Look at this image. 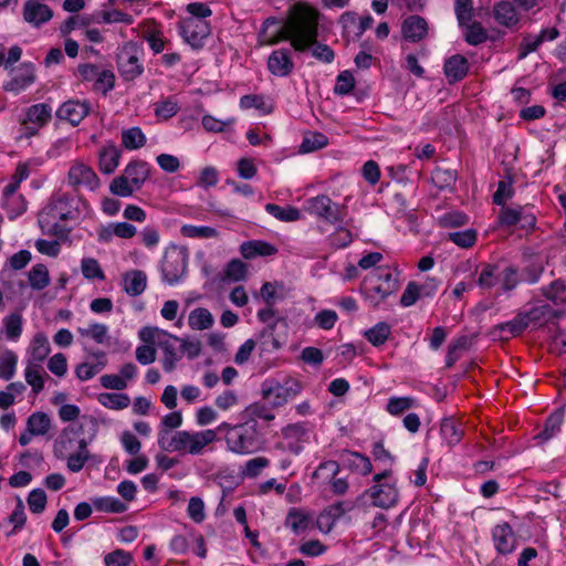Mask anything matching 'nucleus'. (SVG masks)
Instances as JSON below:
<instances>
[{
	"label": "nucleus",
	"instance_id": "f257e3e1",
	"mask_svg": "<svg viewBox=\"0 0 566 566\" xmlns=\"http://www.w3.org/2000/svg\"><path fill=\"white\" fill-rule=\"evenodd\" d=\"M318 11L306 4L296 3L290 11L285 22L280 25L274 18H268L261 27L259 39L261 44L273 45L282 40H289L295 51L304 52L312 48V55L317 60L331 63L334 60L333 50L316 43L318 35Z\"/></svg>",
	"mask_w": 566,
	"mask_h": 566
},
{
	"label": "nucleus",
	"instance_id": "f03ea898",
	"mask_svg": "<svg viewBox=\"0 0 566 566\" xmlns=\"http://www.w3.org/2000/svg\"><path fill=\"white\" fill-rule=\"evenodd\" d=\"M216 441L217 431L211 429L199 431L178 430L175 432L159 430L157 438V443L161 450L191 455L203 454Z\"/></svg>",
	"mask_w": 566,
	"mask_h": 566
},
{
	"label": "nucleus",
	"instance_id": "7ed1b4c3",
	"mask_svg": "<svg viewBox=\"0 0 566 566\" xmlns=\"http://www.w3.org/2000/svg\"><path fill=\"white\" fill-rule=\"evenodd\" d=\"M138 336L142 342L156 345L163 350L161 364L165 371L170 373L176 368L177 363L181 359L179 337L153 326L143 327Z\"/></svg>",
	"mask_w": 566,
	"mask_h": 566
},
{
	"label": "nucleus",
	"instance_id": "20e7f679",
	"mask_svg": "<svg viewBox=\"0 0 566 566\" xmlns=\"http://www.w3.org/2000/svg\"><path fill=\"white\" fill-rule=\"evenodd\" d=\"M224 440L228 451L239 455L255 453L263 446L258 423L254 420L234 424V428H231L230 432L224 436Z\"/></svg>",
	"mask_w": 566,
	"mask_h": 566
},
{
	"label": "nucleus",
	"instance_id": "39448f33",
	"mask_svg": "<svg viewBox=\"0 0 566 566\" xmlns=\"http://www.w3.org/2000/svg\"><path fill=\"white\" fill-rule=\"evenodd\" d=\"M373 482L374 484L363 493L361 499H368L374 506L386 510L397 505L399 490L391 470L375 474Z\"/></svg>",
	"mask_w": 566,
	"mask_h": 566
},
{
	"label": "nucleus",
	"instance_id": "423d86ee",
	"mask_svg": "<svg viewBox=\"0 0 566 566\" xmlns=\"http://www.w3.org/2000/svg\"><path fill=\"white\" fill-rule=\"evenodd\" d=\"M86 207V200L80 196H71L67 193H60L52 198L51 202L44 208L41 213L42 221L48 224L59 226L62 221H76L77 210L76 203Z\"/></svg>",
	"mask_w": 566,
	"mask_h": 566
},
{
	"label": "nucleus",
	"instance_id": "0eeeda50",
	"mask_svg": "<svg viewBox=\"0 0 566 566\" xmlns=\"http://www.w3.org/2000/svg\"><path fill=\"white\" fill-rule=\"evenodd\" d=\"M189 253L185 247L169 245L160 264L163 281L169 285L179 283L187 274Z\"/></svg>",
	"mask_w": 566,
	"mask_h": 566
},
{
	"label": "nucleus",
	"instance_id": "6e6552de",
	"mask_svg": "<svg viewBox=\"0 0 566 566\" xmlns=\"http://www.w3.org/2000/svg\"><path fill=\"white\" fill-rule=\"evenodd\" d=\"M363 292L365 297L377 305L398 289L397 280L392 274L385 270H377L367 275L363 282Z\"/></svg>",
	"mask_w": 566,
	"mask_h": 566
},
{
	"label": "nucleus",
	"instance_id": "1a4fd4ad",
	"mask_svg": "<svg viewBox=\"0 0 566 566\" xmlns=\"http://www.w3.org/2000/svg\"><path fill=\"white\" fill-rule=\"evenodd\" d=\"M53 109L48 103H38L25 109L23 118L20 120L19 138H31L39 134L52 119Z\"/></svg>",
	"mask_w": 566,
	"mask_h": 566
},
{
	"label": "nucleus",
	"instance_id": "9d476101",
	"mask_svg": "<svg viewBox=\"0 0 566 566\" xmlns=\"http://www.w3.org/2000/svg\"><path fill=\"white\" fill-rule=\"evenodd\" d=\"M303 389L300 380L287 377L283 381H269L263 385V396L273 406L280 407L297 397Z\"/></svg>",
	"mask_w": 566,
	"mask_h": 566
},
{
	"label": "nucleus",
	"instance_id": "9b49d317",
	"mask_svg": "<svg viewBox=\"0 0 566 566\" xmlns=\"http://www.w3.org/2000/svg\"><path fill=\"white\" fill-rule=\"evenodd\" d=\"M10 78L2 84L6 92L19 95L34 84L36 80L35 67L32 63H21L9 71Z\"/></svg>",
	"mask_w": 566,
	"mask_h": 566
},
{
	"label": "nucleus",
	"instance_id": "f8f14e48",
	"mask_svg": "<svg viewBox=\"0 0 566 566\" xmlns=\"http://www.w3.org/2000/svg\"><path fill=\"white\" fill-rule=\"evenodd\" d=\"M139 55V50L132 43L122 46L117 53L118 72L126 81H132L143 73Z\"/></svg>",
	"mask_w": 566,
	"mask_h": 566
},
{
	"label": "nucleus",
	"instance_id": "ddd939ff",
	"mask_svg": "<svg viewBox=\"0 0 566 566\" xmlns=\"http://www.w3.org/2000/svg\"><path fill=\"white\" fill-rule=\"evenodd\" d=\"M304 209L308 213L331 223H336L343 219L340 206L334 203L331 198L325 195L308 198L305 201Z\"/></svg>",
	"mask_w": 566,
	"mask_h": 566
},
{
	"label": "nucleus",
	"instance_id": "4468645a",
	"mask_svg": "<svg viewBox=\"0 0 566 566\" xmlns=\"http://www.w3.org/2000/svg\"><path fill=\"white\" fill-rule=\"evenodd\" d=\"M67 184L74 188H85L94 191L99 187L101 181L90 165L82 160H74L69 168Z\"/></svg>",
	"mask_w": 566,
	"mask_h": 566
},
{
	"label": "nucleus",
	"instance_id": "2eb2a0df",
	"mask_svg": "<svg viewBox=\"0 0 566 566\" xmlns=\"http://www.w3.org/2000/svg\"><path fill=\"white\" fill-rule=\"evenodd\" d=\"M210 23L206 20L187 18L180 23V34L193 49H200L210 35Z\"/></svg>",
	"mask_w": 566,
	"mask_h": 566
},
{
	"label": "nucleus",
	"instance_id": "dca6fc26",
	"mask_svg": "<svg viewBox=\"0 0 566 566\" xmlns=\"http://www.w3.org/2000/svg\"><path fill=\"white\" fill-rule=\"evenodd\" d=\"M90 111L91 105L88 102L70 99L60 105L55 115L60 120L77 126L90 114Z\"/></svg>",
	"mask_w": 566,
	"mask_h": 566
},
{
	"label": "nucleus",
	"instance_id": "f3484780",
	"mask_svg": "<svg viewBox=\"0 0 566 566\" xmlns=\"http://www.w3.org/2000/svg\"><path fill=\"white\" fill-rule=\"evenodd\" d=\"M492 539L500 554H511L516 548V534L507 522L500 523L492 528Z\"/></svg>",
	"mask_w": 566,
	"mask_h": 566
},
{
	"label": "nucleus",
	"instance_id": "a211bd4d",
	"mask_svg": "<svg viewBox=\"0 0 566 566\" xmlns=\"http://www.w3.org/2000/svg\"><path fill=\"white\" fill-rule=\"evenodd\" d=\"M83 420L86 423H91L93 426V432H92L90 439H85V438L80 439L77 451L67 457V461H66L67 469L74 473L80 472L84 468L87 460L90 459V451L87 449V446L94 439L95 433H96L94 420L92 418H86V417H84Z\"/></svg>",
	"mask_w": 566,
	"mask_h": 566
},
{
	"label": "nucleus",
	"instance_id": "6ab92c4d",
	"mask_svg": "<svg viewBox=\"0 0 566 566\" xmlns=\"http://www.w3.org/2000/svg\"><path fill=\"white\" fill-rule=\"evenodd\" d=\"M269 71L280 77L287 76L294 69V62L291 54L285 49H279L273 51L268 59Z\"/></svg>",
	"mask_w": 566,
	"mask_h": 566
},
{
	"label": "nucleus",
	"instance_id": "aec40b11",
	"mask_svg": "<svg viewBox=\"0 0 566 566\" xmlns=\"http://www.w3.org/2000/svg\"><path fill=\"white\" fill-rule=\"evenodd\" d=\"M136 233V227L128 222H111L98 229L97 238L98 241L107 243L112 241L114 237L120 239H132Z\"/></svg>",
	"mask_w": 566,
	"mask_h": 566
},
{
	"label": "nucleus",
	"instance_id": "412c9836",
	"mask_svg": "<svg viewBox=\"0 0 566 566\" xmlns=\"http://www.w3.org/2000/svg\"><path fill=\"white\" fill-rule=\"evenodd\" d=\"M23 17L28 23L40 27L53 17V12L46 4L29 0L24 4Z\"/></svg>",
	"mask_w": 566,
	"mask_h": 566
},
{
	"label": "nucleus",
	"instance_id": "4be33fe9",
	"mask_svg": "<svg viewBox=\"0 0 566 566\" xmlns=\"http://www.w3.org/2000/svg\"><path fill=\"white\" fill-rule=\"evenodd\" d=\"M150 174V166L146 161L136 160L129 163L123 171L129 185L139 190Z\"/></svg>",
	"mask_w": 566,
	"mask_h": 566
},
{
	"label": "nucleus",
	"instance_id": "5701e85b",
	"mask_svg": "<svg viewBox=\"0 0 566 566\" xmlns=\"http://www.w3.org/2000/svg\"><path fill=\"white\" fill-rule=\"evenodd\" d=\"M147 287V275L142 270H130L123 274V289L129 296H138Z\"/></svg>",
	"mask_w": 566,
	"mask_h": 566
},
{
	"label": "nucleus",
	"instance_id": "b1692460",
	"mask_svg": "<svg viewBox=\"0 0 566 566\" xmlns=\"http://www.w3.org/2000/svg\"><path fill=\"white\" fill-rule=\"evenodd\" d=\"M428 32V24L422 17L410 15L402 23L403 38L411 41L418 42L422 40Z\"/></svg>",
	"mask_w": 566,
	"mask_h": 566
},
{
	"label": "nucleus",
	"instance_id": "393cba45",
	"mask_svg": "<svg viewBox=\"0 0 566 566\" xmlns=\"http://www.w3.org/2000/svg\"><path fill=\"white\" fill-rule=\"evenodd\" d=\"M443 70L449 83H455L468 74L469 63L464 56L455 54L446 61Z\"/></svg>",
	"mask_w": 566,
	"mask_h": 566
},
{
	"label": "nucleus",
	"instance_id": "a878e982",
	"mask_svg": "<svg viewBox=\"0 0 566 566\" xmlns=\"http://www.w3.org/2000/svg\"><path fill=\"white\" fill-rule=\"evenodd\" d=\"M120 150L114 144L105 145L98 153L99 170L106 175L115 171L119 165Z\"/></svg>",
	"mask_w": 566,
	"mask_h": 566
},
{
	"label": "nucleus",
	"instance_id": "bb28decb",
	"mask_svg": "<svg viewBox=\"0 0 566 566\" xmlns=\"http://www.w3.org/2000/svg\"><path fill=\"white\" fill-rule=\"evenodd\" d=\"M240 252L244 259H254L255 256H270L277 252V249L262 240H251L240 245Z\"/></svg>",
	"mask_w": 566,
	"mask_h": 566
},
{
	"label": "nucleus",
	"instance_id": "cd10ccee",
	"mask_svg": "<svg viewBox=\"0 0 566 566\" xmlns=\"http://www.w3.org/2000/svg\"><path fill=\"white\" fill-rule=\"evenodd\" d=\"M30 261H31V253L28 250H21V251L14 253L9 259L10 269L3 268L0 271V283L6 287L11 289L12 287L11 282H10V279L12 276L11 270H21V269L25 268Z\"/></svg>",
	"mask_w": 566,
	"mask_h": 566
},
{
	"label": "nucleus",
	"instance_id": "c85d7f7f",
	"mask_svg": "<svg viewBox=\"0 0 566 566\" xmlns=\"http://www.w3.org/2000/svg\"><path fill=\"white\" fill-rule=\"evenodd\" d=\"M522 314L527 322V328H538L553 317L554 310L548 304H537Z\"/></svg>",
	"mask_w": 566,
	"mask_h": 566
},
{
	"label": "nucleus",
	"instance_id": "c756f323",
	"mask_svg": "<svg viewBox=\"0 0 566 566\" xmlns=\"http://www.w3.org/2000/svg\"><path fill=\"white\" fill-rule=\"evenodd\" d=\"M51 418L48 413L42 411H35L31 413L27 419V428L35 437L48 434L51 430Z\"/></svg>",
	"mask_w": 566,
	"mask_h": 566
},
{
	"label": "nucleus",
	"instance_id": "7c9ffc66",
	"mask_svg": "<svg viewBox=\"0 0 566 566\" xmlns=\"http://www.w3.org/2000/svg\"><path fill=\"white\" fill-rule=\"evenodd\" d=\"M96 399L103 407L117 411L124 410L130 405V398L127 394L101 392Z\"/></svg>",
	"mask_w": 566,
	"mask_h": 566
},
{
	"label": "nucleus",
	"instance_id": "2f4dec72",
	"mask_svg": "<svg viewBox=\"0 0 566 566\" xmlns=\"http://www.w3.org/2000/svg\"><path fill=\"white\" fill-rule=\"evenodd\" d=\"M563 422L564 412L562 410H556L547 418L544 429L535 437V439H538L542 442L551 440L559 433Z\"/></svg>",
	"mask_w": 566,
	"mask_h": 566
},
{
	"label": "nucleus",
	"instance_id": "473e14b6",
	"mask_svg": "<svg viewBox=\"0 0 566 566\" xmlns=\"http://www.w3.org/2000/svg\"><path fill=\"white\" fill-rule=\"evenodd\" d=\"M3 332L7 339L17 342L23 331V317L20 313H11L2 318Z\"/></svg>",
	"mask_w": 566,
	"mask_h": 566
},
{
	"label": "nucleus",
	"instance_id": "72a5a7b5",
	"mask_svg": "<svg viewBox=\"0 0 566 566\" xmlns=\"http://www.w3.org/2000/svg\"><path fill=\"white\" fill-rule=\"evenodd\" d=\"M265 211L282 222H295L302 218L301 211L292 206L281 207L275 203H266Z\"/></svg>",
	"mask_w": 566,
	"mask_h": 566
},
{
	"label": "nucleus",
	"instance_id": "f704fd0d",
	"mask_svg": "<svg viewBox=\"0 0 566 566\" xmlns=\"http://www.w3.org/2000/svg\"><path fill=\"white\" fill-rule=\"evenodd\" d=\"M214 323V318L209 310L197 307L192 310L188 317V325L191 329L203 331L210 328Z\"/></svg>",
	"mask_w": 566,
	"mask_h": 566
},
{
	"label": "nucleus",
	"instance_id": "c9c22d12",
	"mask_svg": "<svg viewBox=\"0 0 566 566\" xmlns=\"http://www.w3.org/2000/svg\"><path fill=\"white\" fill-rule=\"evenodd\" d=\"M29 350L33 360L32 364L40 365V363H42L51 352L48 337L43 333L35 334Z\"/></svg>",
	"mask_w": 566,
	"mask_h": 566
},
{
	"label": "nucleus",
	"instance_id": "e433bc0d",
	"mask_svg": "<svg viewBox=\"0 0 566 566\" xmlns=\"http://www.w3.org/2000/svg\"><path fill=\"white\" fill-rule=\"evenodd\" d=\"M81 337L91 338L96 344H105L108 339V327L105 324L93 322L86 327H77Z\"/></svg>",
	"mask_w": 566,
	"mask_h": 566
},
{
	"label": "nucleus",
	"instance_id": "4c0bfd02",
	"mask_svg": "<svg viewBox=\"0 0 566 566\" xmlns=\"http://www.w3.org/2000/svg\"><path fill=\"white\" fill-rule=\"evenodd\" d=\"M311 524L312 517L305 512L296 509L290 510L285 518V525L296 534L305 532Z\"/></svg>",
	"mask_w": 566,
	"mask_h": 566
},
{
	"label": "nucleus",
	"instance_id": "58836bf2",
	"mask_svg": "<svg viewBox=\"0 0 566 566\" xmlns=\"http://www.w3.org/2000/svg\"><path fill=\"white\" fill-rule=\"evenodd\" d=\"M494 18L499 23L506 27L515 25L518 22L517 12L509 1H501L494 7Z\"/></svg>",
	"mask_w": 566,
	"mask_h": 566
},
{
	"label": "nucleus",
	"instance_id": "ea45409f",
	"mask_svg": "<svg viewBox=\"0 0 566 566\" xmlns=\"http://www.w3.org/2000/svg\"><path fill=\"white\" fill-rule=\"evenodd\" d=\"M28 281L32 290L41 291L50 284V273L44 264H35L28 272Z\"/></svg>",
	"mask_w": 566,
	"mask_h": 566
},
{
	"label": "nucleus",
	"instance_id": "a19ab883",
	"mask_svg": "<svg viewBox=\"0 0 566 566\" xmlns=\"http://www.w3.org/2000/svg\"><path fill=\"white\" fill-rule=\"evenodd\" d=\"M24 378L27 384L31 386L34 395L44 389V371L41 365L29 363L24 369Z\"/></svg>",
	"mask_w": 566,
	"mask_h": 566
},
{
	"label": "nucleus",
	"instance_id": "79ce46f5",
	"mask_svg": "<svg viewBox=\"0 0 566 566\" xmlns=\"http://www.w3.org/2000/svg\"><path fill=\"white\" fill-rule=\"evenodd\" d=\"M147 142L146 135L143 130L135 126L122 132V145L129 150L139 149L145 146Z\"/></svg>",
	"mask_w": 566,
	"mask_h": 566
},
{
	"label": "nucleus",
	"instance_id": "37998d69",
	"mask_svg": "<svg viewBox=\"0 0 566 566\" xmlns=\"http://www.w3.org/2000/svg\"><path fill=\"white\" fill-rule=\"evenodd\" d=\"M340 22L345 29H349L353 25L356 27V35L361 36L363 33L371 27L374 23V19L371 15L367 14L359 20H357V15L354 12H345L340 17Z\"/></svg>",
	"mask_w": 566,
	"mask_h": 566
},
{
	"label": "nucleus",
	"instance_id": "c03bdc74",
	"mask_svg": "<svg viewBox=\"0 0 566 566\" xmlns=\"http://www.w3.org/2000/svg\"><path fill=\"white\" fill-rule=\"evenodd\" d=\"M18 366V356L10 349L0 354V378L10 380L14 377Z\"/></svg>",
	"mask_w": 566,
	"mask_h": 566
},
{
	"label": "nucleus",
	"instance_id": "a18cd8bd",
	"mask_svg": "<svg viewBox=\"0 0 566 566\" xmlns=\"http://www.w3.org/2000/svg\"><path fill=\"white\" fill-rule=\"evenodd\" d=\"M81 272L88 281H104L105 273L95 258H83L81 260Z\"/></svg>",
	"mask_w": 566,
	"mask_h": 566
},
{
	"label": "nucleus",
	"instance_id": "49530a36",
	"mask_svg": "<svg viewBox=\"0 0 566 566\" xmlns=\"http://www.w3.org/2000/svg\"><path fill=\"white\" fill-rule=\"evenodd\" d=\"M543 295L556 305L566 304V283L555 280L542 289Z\"/></svg>",
	"mask_w": 566,
	"mask_h": 566
},
{
	"label": "nucleus",
	"instance_id": "de8ad7c7",
	"mask_svg": "<svg viewBox=\"0 0 566 566\" xmlns=\"http://www.w3.org/2000/svg\"><path fill=\"white\" fill-rule=\"evenodd\" d=\"M440 432L442 439L449 444L454 446L462 439V430L460 424L453 419H444L441 422Z\"/></svg>",
	"mask_w": 566,
	"mask_h": 566
},
{
	"label": "nucleus",
	"instance_id": "09e8293b",
	"mask_svg": "<svg viewBox=\"0 0 566 566\" xmlns=\"http://www.w3.org/2000/svg\"><path fill=\"white\" fill-rule=\"evenodd\" d=\"M328 144L327 137L317 132L305 134L300 145V151L307 154L324 148Z\"/></svg>",
	"mask_w": 566,
	"mask_h": 566
},
{
	"label": "nucleus",
	"instance_id": "8fccbe9b",
	"mask_svg": "<svg viewBox=\"0 0 566 566\" xmlns=\"http://www.w3.org/2000/svg\"><path fill=\"white\" fill-rule=\"evenodd\" d=\"M416 407H418V401L412 397H391L388 399L386 410L391 416H399Z\"/></svg>",
	"mask_w": 566,
	"mask_h": 566
},
{
	"label": "nucleus",
	"instance_id": "3c124183",
	"mask_svg": "<svg viewBox=\"0 0 566 566\" xmlns=\"http://www.w3.org/2000/svg\"><path fill=\"white\" fill-rule=\"evenodd\" d=\"M497 283H500L499 268L492 264L484 265L478 279L479 287H481L482 290H490L494 287Z\"/></svg>",
	"mask_w": 566,
	"mask_h": 566
},
{
	"label": "nucleus",
	"instance_id": "603ef678",
	"mask_svg": "<svg viewBox=\"0 0 566 566\" xmlns=\"http://www.w3.org/2000/svg\"><path fill=\"white\" fill-rule=\"evenodd\" d=\"M2 207L11 219L21 216L27 210V202L21 195L2 196Z\"/></svg>",
	"mask_w": 566,
	"mask_h": 566
},
{
	"label": "nucleus",
	"instance_id": "864d4df0",
	"mask_svg": "<svg viewBox=\"0 0 566 566\" xmlns=\"http://www.w3.org/2000/svg\"><path fill=\"white\" fill-rule=\"evenodd\" d=\"M367 340L374 346L382 345L390 335V326L387 323H377L364 333Z\"/></svg>",
	"mask_w": 566,
	"mask_h": 566
},
{
	"label": "nucleus",
	"instance_id": "5fc2aeb1",
	"mask_svg": "<svg viewBox=\"0 0 566 566\" xmlns=\"http://www.w3.org/2000/svg\"><path fill=\"white\" fill-rule=\"evenodd\" d=\"M180 232L186 238H197V239H211L218 237V231L208 226H193V224H185L181 227Z\"/></svg>",
	"mask_w": 566,
	"mask_h": 566
},
{
	"label": "nucleus",
	"instance_id": "6e6d98bb",
	"mask_svg": "<svg viewBox=\"0 0 566 566\" xmlns=\"http://www.w3.org/2000/svg\"><path fill=\"white\" fill-rule=\"evenodd\" d=\"M96 510L108 513H123L127 506L125 503L113 496H102L93 500Z\"/></svg>",
	"mask_w": 566,
	"mask_h": 566
},
{
	"label": "nucleus",
	"instance_id": "4d7b16f0",
	"mask_svg": "<svg viewBox=\"0 0 566 566\" xmlns=\"http://www.w3.org/2000/svg\"><path fill=\"white\" fill-rule=\"evenodd\" d=\"M497 328L504 333V337H514L522 334L527 328V322L523 317V314L520 313L513 319L499 325Z\"/></svg>",
	"mask_w": 566,
	"mask_h": 566
},
{
	"label": "nucleus",
	"instance_id": "13d9d810",
	"mask_svg": "<svg viewBox=\"0 0 566 566\" xmlns=\"http://www.w3.org/2000/svg\"><path fill=\"white\" fill-rule=\"evenodd\" d=\"M179 111L178 103L169 97L155 104L154 113L159 120H168Z\"/></svg>",
	"mask_w": 566,
	"mask_h": 566
},
{
	"label": "nucleus",
	"instance_id": "bf43d9fd",
	"mask_svg": "<svg viewBox=\"0 0 566 566\" xmlns=\"http://www.w3.org/2000/svg\"><path fill=\"white\" fill-rule=\"evenodd\" d=\"M248 265L239 259L231 260L224 269V279L239 282L247 277Z\"/></svg>",
	"mask_w": 566,
	"mask_h": 566
},
{
	"label": "nucleus",
	"instance_id": "052dcab7",
	"mask_svg": "<svg viewBox=\"0 0 566 566\" xmlns=\"http://www.w3.org/2000/svg\"><path fill=\"white\" fill-rule=\"evenodd\" d=\"M270 465V460L264 457H256L248 460L241 469L244 478H256L261 471Z\"/></svg>",
	"mask_w": 566,
	"mask_h": 566
},
{
	"label": "nucleus",
	"instance_id": "680f3d73",
	"mask_svg": "<svg viewBox=\"0 0 566 566\" xmlns=\"http://www.w3.org/2000/svg\"><path fill=\"white\" fill-rule=\"evenodd\" d=\"M347 463L353 470L357 471L361 475H368L373 471L370 460L358 452H350L347 458Z\"/></svg>",
	"mask_w": 566,
	"mask_h": 566
},
{
	"label": "nucleus",
	"instance_id": "e2e57ef3",
	"mask_svg": "<svg viewBox=\"0 0 566 566\" xmlns=\"http://www.w3.org/2000/svg\"><path fill=\"white\" fill-rule=\"evenodd\" d=\"M114 85L115 74L111 70L103 69L92 87L95 92L106 95L114 88Z\"/></svg>",
	"mask_w": 566,
	"mask_h": 566
},
{
	"label": "nucleus",
	"instance_id": "0e129e2a",
	"mask_svg": "<svg viewBox=\"0 0 566 566\" xmlns=\"http://www.w3.org/2000/svg\"><path fill=\"white\" fill-rule=\"evenodd\" d=\"M448 239L460 248H470L476 241V232L473 229L450 232Z\"/></svg>",
	"mask_w": 566,
	"mask_h": 566
},
{
	"label": "nucleus",
	"instance_id": "69168bd1",
	"mask_svg": "<svg viewBox=\"0 0 566 566\" xmlns=\"http://www.w3.org/2000/svg\"><path fill=\"white\" fill-rule=\"evenodd\" d=\"M29 509L34 514H40L45 510L48 497L42 489H34L27 499Z\"/></svg>",
	"mask_w": 566,
	"mask_h": 566
},
{
	"label": "nucleus",
	"instance_id": "338daca9",
	"mask_svg": "<svg viewBox=\"0 0 566 566\" xmlns=\"http://www.w3.org/2000/svg\"><path fill=\"white\" fill-rule=\"evenodd\" d=\"M109 191L118 197H130L135 191H137L133 186L129 185L128 180L122 174L118 177H115L111 185Z\"/></svg>",
	"mask_w": 566,
	"mask_h": 566
},
{
	"label": "nucleus",
	"instance_id": "774afa93",
	"mask_svg": "<svg viewBox=\"0 0 566 566\" xmlns=\"http://www.w3.org/2000/svg\"><path fill=\"white\" fill-rule=\"evenodd\" d=\"M132 562V554L124 549H115L104 556L105 566H128Z\"/></svg>",
	"mask_w": 566,
	"mask_h": 566
}]
</instances>
